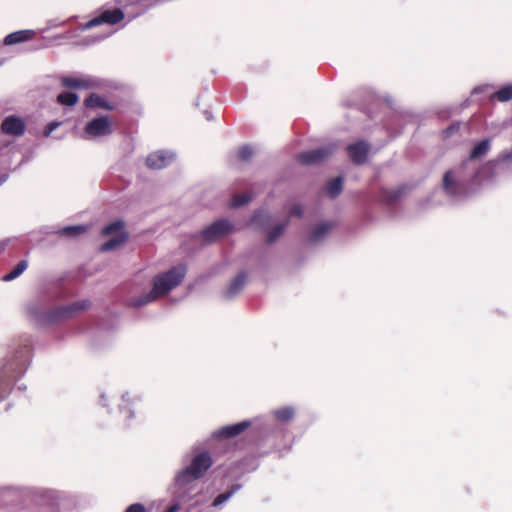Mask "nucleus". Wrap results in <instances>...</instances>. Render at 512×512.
Segmentation results:
<instances>
[{
	"label": "nucleus",
	"mask_w": 512,
	"mask_h": 512,
	"mask_svg": "<svg viewBox=\"0 0 512 512\" xmlns=\"http://www.w3.org/2000/svg\"><path fill=\"white\" fill-rule=\"evenodd\" d=\"M85 132L93 137L105 135L110 133V122L106 117L94 118L86 125Z\"/></svg>",
	"instance_id": "12"
},
{
	"label": "nucleus",
	"mask_w": 512,
	"mask_h": 512,
	"mask_svg": "<svg viewBox=\"0 0 512 512\" xmlns=\"http://www.w3.org/2000/svg\"><path fill=\"white\" fill-rule=\"evenodd\" d=\"M459 129H460V124L459 123H453L449 127H447L446 129H444L442 131V137L444 139L450 138L451 136L456 134L459 131Z\"/></svg>",
	"instance_id": "34"
},
{
	"label": "nucleus",
	"mask_w": 512,
	"mask_h": 512,
	"mask_svg": "<svg viewBox=\"0 0 512 512\" xmlns=\"http://www.w3.org/2000/svg\"><path fill=\"white\" fill-rule=\"evenodd\" d=\"M492 100L507 102L512 99V84L501 87L491 95Z\"/></svg>",
	"instance_id": "24"
},
{
	"label": "nucleus",
	"mask_w": 512,
	"mask_h": 512,
	"mask_svg": "<svg viewBox=\"0 0 512 512\" xmlns=\"http://www.w3.org/2000/svg\"><path fill=\"white\" fill-rule=\"evenodd\" d=\"M185 274L186 268L182 265H179L155 276L153 279L152 290L148 295L145 296L144 299L139 300L137 305H144L150 301H154L157 298L166 295L182 282Z\"/></svg>",
	"instance_id": "1"
},
{
	"label": "nucleus",
	"mask_w": 512,
	"mask_h": 512,
	"mask_svg": "<svg viewBox=\"0 0 512 512\" xmlns=\"http://www.w3.org/2000/svg\"><path fill=\"white\" fill-rule=\"evenodd\" d=\"M90 307L88 300L76 301L72 304L61 306L50 311L48 319L51 322L66 320L76 316L78 313Z\"/></svg>",
	"instance_id": "6"
},
{
	"label": "nucleus",
	"mask_w": 512,
	"mask_h": 512,
	"mask_svg": "<svg viewBox=\"0 0 512 512\" xmlns=\"http://www.w3.org/2000/svg\"><path fill=\"white\" fill-rule=\"evenodd\" d=\"M125 18V14L120 8L106 9L99 12L98 15L87 21L81 26L82 30H88L93 27L107 24L116 25Z\"/></svg>",
	"instance_id": "5"
},
{
	"label": "nucleus",
	"mask_w": 512,
	"mask_h": 512,
	"mask_svg": "<svg viewBox=\"0 0 512 512\" xmlns=\"http://www.w3.org/2000/svg\"><path fill=\"white\" fill-rule=\"evenodd\" d=\"M491 148V142L489 139H484L478 142L469 154V160H477L485 156Z\"/></svg>",
	"instance_id": "19"
},
{
	"label": "nucleus",
	"mask_w": 512,
	"mask_h": 512,
	"mask_svg": "<svg viewBox=\"0 0 512 512\" xmlns=\"http://www.w3.org/2000/svg\"><path fill=\"white\" fill-rule=\"evenodd\" d=\"M251 425V421L244 420L236 424L223 426L213 433V437L220 440L230 439L242 434Z\"/></svg>",
	"instance_id": "9"
},
{
	"label": "nucleus",
	"mask_w": 512,
	"mask_h": 512,
	"mask_svg": "<svg viewBox=\"0 0 512 512\" xmlns=\"http://www.w3.org/2000/svg\"><path fill=\"white\" fill-rule=\"evenodd\" d=\"M232 230V225L227 220H218L201 232L204 241L210 243L227 235Z\"/></svg>",
	"instance_id": "7"
},
{
	"label": "nucleus",
	"mask_w": 512,
	"mask_h": 512,
	"mask_svg": "<svg viewBox=\"0 0 512 512\" xmlns=\"http://www.w3.org/2000/svg\"><path fill=\"white\" fill-rule=\"evenodd\" d=\"M28 267L27 260H21L9 273L2 277L5 282L12 281L19 277Z\"/></svg>",
	"instance_id": "23"
},
{
	"label": "nucleus",
	"mask_w": 512,
	"mask_h": 512,
	"mask_svg": "<svg viewBox=\"0 0 512 512\" xmlns=\"http://www.w3.org/2000/svg\"><path fill=\"white\" fill-rule=\"evenodd\" d=\"M252 197H253L252 194L248 193V192L239 194V195H235L231 200L230 206L233 208L241 207V206L249 203L251 201Z\"/></svg>",
	"instance_id": "29"
},
{
	"label": "nucleus",
	"mask_w": 512,
	"mask_h": 512,
	"mask_svg": "<svg viewBox=\"0 0 512 512\" xmlns=\"http://www.w3.org/2000/svg\"><path fill=\"white\" fill-rule=\"evenodd\" d=\"M35 36H36L35 30L26 29V30L15 31V32L8 34L4 38V44L7 46L19 44L22 42L30 41V40L34 39Z\"/></svg>",
	"instance_id": "13"
},
{
	"label": "nucleus",
	"mask_w": 512,
	"mask_h": 512,
	"mask_svg": "<svg viewBox=\"0 0 512 512\" xmlns=\"http://www.w3.org/2000/svg\"><path fill=\"white\" fill-rule=\"evenodd\" d=\"M269 220L270 216L265 211H257L254 213L251 222L259 227H264Z\"/></svg>",
	"instance_id": "32"
},
{
	"label": "nucleus",
	"mask_w": 512,
	"mask_h": 512,
	"mask_svg": "<svg viewBox=\"0 0 512 512\" xmlns=\"http://www.w3.org/2000/svg\"><path fill=\"white\" fill-rule=\"evenodd\" d=\"M170 161L171 156H168L162 151H157L146 158V165L151 169H163L170 163Z\"/></svg>",
	"instance_id": "15"
},
{
	"label": "nucleus",
	"mask_w": 512,
	"mask_h": 512,
	"mask_svg": "<svg viewBox=\"0 0 512 512\" xmlns=\"http://www.w3.org/2000/svg\"><path fill=\"white\" fill-rule=\"evenodd\" d=\"M59 126V123L57 122H52V123H49L45 130H44V134L45 136H49L51 134V132L56 129L57 127Z\"/></svg>",
	"instance_id": "37"
},
{
	"label": "nucleus",
	"mask_w": 512,
	"mask_h": 512,
	"mask_svg": "<svg viewBox=\"0 0 512 512\" xmlns=\"http://www.w3.org/2000/svg\"><path fill=\"white\" fill-rule=\"evenodd\" d=\"M253 155V149L249 145L241 146L238 149L237 157L241 161L249 160Z\"/></svg>",
	"instance_id": "33"
},
{
	"label": "nucleus",
	"mask_w": 512,
	"mask_h": 512,
	"mask_svg": "<svg viewBox=\"0 0 512 512\" xmlns=\"http://www.w3.org/2000/svg\"><path fill=\"white\" fill-rule=\"evenodd\" d=\"M343 188V178L342 177H336L334 179H331L327 185H326V194L331 197L335 198L337 197Z\"/></svg>",
	"instance_id": "21"
},
{
	"label": "nucleus",
	"mask_w": 512,
	"mask_h": 512,
	"mask_svg": "<svg viewBox=\"0 0 512 512\" xmlns=\"http://www.w3.org/2000/svg\"><path fill=\"white\" fill-rule=\"evenodd\" d=\"M212 465V459L207 452L193 457L191 464L177 474L179 484H187L200 478Z\"/></svg>",
	"instance_id": "3"
},
{
	"label": "nucleus",
	"mask_w": 512,
	"mask_h": 512,
	"mask_svg": "<svg viewBox=\"0 0 512 512\" xmlns=\"http://www.w3.org/2000/svg\"><path fill=\"white\" fill-rule=\"evenodd\" d=\"M25 128L26 126L24 121L13 115L6 117L1 124L2 133L15 137L23 135Z\"/></svg>",
	"instance_id": "11"
},
{
	"label": "nucleus",
	"mask_w": 512,
	"mask_h": 512,
	"mask_svg": "<svg viewBox=\"0 0 512 512\" xmlns=\"http://www.w3.org/2000/svg\"><path fill=\"white\" fill-rule=\"evenodd\" d=\"M288 224H289V221L286 220L283 223H280L276 227H274L273 230L268 233L267 238H266V243L271 244L274 241H276L277 238H279L283 234V232L286 229V227L288 226Z\"/></svg>",
	"instance_id": "27"
},
{
	"label": "nucleus",
	"mask_w": 512,
	"mask_h": 512,
	"mask_svg": "<svg viewBox=\"0 0 512 512\" xmlns=\"http://www.w3.org/2000/svg\"><path fill=\"white\" fill-rule=\"evenodd\" d=\"M177 506H171L166 512H176Z\"/></svg>",
	"instance_id": "40"
},
{
	"label": "nucleus",
	"mask_w": 512,
	"mask_h": 512,
	"mask_svg": "<svg viewBox=\"0 0 512 512\" xmlns=\"http://www.w3.org/2000/svg\"><path fill=\"white\" fill-rule=\"evenodd\" d=\"M124 223L121 220L114 221L105 226L102 230L104 236H113L110 240L101 245L102 252L111 251L126 242L128 235L123 230Z\"/></svg>",
	"instance_id": "4"
},
{
	"label": "nucleus",
	"mask_w": 512,
	"mask_h": 512,
	"mask_svg": "<svg viewBox=\"0 0 512 512\" xmlns=\"http://www.w3.org/2000/svg\"><path fill=\"white\" fill-rule=\"evenodd\" d=\"M125 512H146V509L141 503H134L128 506Z\"/></svg>",
	"instance_id": "35"
},
{
	"label": "nucleus",
	"mask_w": 512,
	"mask_h": 512,
	"mask_svg": "<svg viewBox=\"0 0 512 512\" xmlns=\"http://www.w3.org/2000/svg\"><path fill=\"white\" fill-rule=\"evenodd\" d=\"M247 281V273L242 271L238 273L228 285L224 292L226 298H232L239 294Z\"/></svg>",
	"instance_id": "14"
},
{
	"label": "nucleus",
	"mask_w": 512,
	"mask_h": 512,
	"mask_svg": "<svg viewBox=\"0 0 512 512\" xmlns=\"http://www.w3.org/2000/svg\"><path fill=\"white\" fill-rule=\"evenodd\" d=\"M239 488L240 485L236 484L233 485L230 490L218 495L213 501V506L216 507L226 502Z\"/></svg>",
	"instance_id": "31"
},
{
	"label": "nucleus",
	"mask_w": 512,
	"mask_h": 512,
	"mask_svg": "<svg viewBox=\"0 0 512 512\" xmlns=\"http://www.w3.org/2000/svg\"><path fill=\"white\" fill-rule=\"evenodd\" d=\"M332 228V225L327 222H323L317 225L310 234L311 242H317L323 238Z\"/></svg>",
	"instance_id": "22"
},
{
	"label": "nucleus",
	"mask_w": 512,
	"mask_h": 512,
	"mask_svg": "<svg viewBox=\"0 0 512 512\" xmlns=\"http://www.w3.org/2000/svg\"><path fill=\"white\" fill-rule=\"evenodd\" d=\"M29 356V348L25 347L15 355V361L6 363L0 373V401L12 390L14 381L25 371Z\"/></svg>",
	"instance_id": "2"
},
{
	"label": "nucleus",
	"mask_w": 512,
	"mask_h": 512,
	"mask_svg": "<svg viewBox=\"0 0 512 512\" xmlns=\"http://www.w3.org/2000/svg\"><path fill=\"white\" fill-rule=\"evenodd\" d=\"M84 104L88 108H102L105 110H112L111 106L105 99L96 93L90 94L84 101Z\"/></svg>",
	"instance_id": "18"
},
{
	"label": "nucleus",
	"mask_w": 512,
	"mask_h": 512,
	"mask_svg": "<svg viewBox=\"0 0 512 512\" xmlns=\"http://www.w3.org/2000/svg\"><path fill=\"white\" fill-rule=\"evenodd\" d=\"M332 153L333 149L331 147H320L315 150H310L298 154L297 160L299 163L304 165H313L326 160Z\"/></svg>",
	"instance_id": "8"
},
{
	"label": "nucleus",
	"mask_w": 512,
	"mask_h": 512,
	"mask_svg": "<svg viewBox=\"0 0 512 512\" xmlns=\"http://www.w3.org/2000/svg\"><path fill=\"white\" fill-rule=\"evenodd\" d=\"M6 179H7V175H1V176H0V185H1L2 183H4V182L6 181Z\"/></svg>",
	"instance_id": "39"
},
{
	"label": "nucleus",
	"mask_w": 512,
	"mask_h": 512,
	"mask_svg": "<svg viewBox=\"0 0 512 512\" xmlns=\"http://www.w3.org/2000/svg\"><path fill=\"white\" fill-rule=\"evenodd\" d=\"M277 420L287 422L294 416V409L291 407H282L274 412Z\"/></svg>",
	"instance_id": "30"
},
{
	"label": "nucleus",
	"mask_w": 512,
	"mask_h": 512,
	"mask_svg": "<svg viewBox=\"0 0 512 512\" xmlns=\"http://www.w3.org/2000/svg\"><path fill=\"white\" fill-rule=\"evenodd\" d=\"M443 189L449 195H456L459 191V183L453 178L451 171H447L443 177Z\"/></svg>",
	"instance_id": "20"
},
{
	"label": "nucleus",
	"mask_w": 512,
	"mask_h": 512,
	"mask_svg": "<svg viewBox=\"0 0 512 512\" xmlns=\"http://www.w3.org/2000/svg\"><path fill=\"white\" fill-rule=\"evenodd\" d=\"M7 243L6 242H0V253H2L6 248Z\"/></svg>",
	"instance_id": "38"
},
{
	"label": "nucleus",
	"mask_w": 512,
	"mask_h": 512,
	"mask_svg": "<svg viewBox=\"0 0 512 512\" xmlns=\"http://www.w3.org/2000/svg\"><path fill=\"white\" fill-rule=\"evenodd\" d=\"M369 145L365 141H357L347 146V153L354 164H363L369 153Z\"/></svg>",
	"instance_id": "10"
},
{
	"label": "nucleus",
	"mask_w": 512,
	"mask_h": 512,
	"mask_svg": "<svg viewBox=\"0 0 512 512\" xmlns=\"http://www.w3.org/2000/svg\"><path fill=\"white\" fill-rule=\"evenodd\" d=\"M61 84L65 88H73V89H88L91 87V81L84 78H76V77H63L61 79Z\"/></svg>",
	"instance_id": "17"
},
{
	"label": "nucleus",
	"mask_w": 512,
	"mask_h": 512,
	"mask_svg": "<svg viewBox=\"0 0 512 512\" xmlns=\"http://www.w3.org/2000/svg\"><path fill=\"white\" fill-rule=\"evenodd\" d=\"M408 190L407 185H400L393 189H383L380 197L387 204H394L398 201Z\"/></svg>",
	"instance_id": "16"
},
{
	"label": "nucleus",
	"mask_w": 512,
	"mask_h": 512,
	"mask_svg": "<svg viewBox=\"0 0 512 512\" xmlns=\"http://www.w3.org/2000/svg\"><path fill=\"white\" fill-rule=\"evenodd\" d=\"M87 231V227L84 225L67 226L62 228L59 233L66 237H76Z\"/></svg>",
	"instance_id": "26"
},
{
	"label": "nucleus",
	"mask_w": 512,
	"mask_h": 512,
	"mask_svg": "<svg viewBox=\"0 0 512 512\" xmlns=\"http://www.w3.org/2000/svg\"><path fill=\"white\" fill-rule=\"evenodd\" d=\"M303 214V210H302V207L301 205H294L291 209H290V213L289 215L290 216H296V217H301Z\"/></svg>",
	"instance_id": "36"
},
{
	"label": "nucleus",
	"mask_w": 512,
	"mask_h": 512,
	"mask_svg": "<svg viewBox=\"0 0 512 512\" xmlns=\"http://www.w3.org/2000/svg\"><path fill=\"white\" fill-rule=\"evenodd\" d=\"M57 101L65 106H73L78 102V96L72 92H62L57 96Z\"/></svg>",
	"instance_id": "28"
},
{
	"label": "nucleus",
	"mask_w": 512,
	"mask_h": 512,
	"mask_svg": "<svg viewBox=\"0 0 512 512\" xmlns=\"http://www.w3.org/2000/svg\"><path fill=\"white\" fill-rule=\"evenodd\" d=\"M512 162V150L504 151L496 159L490 160L485 164L488 169L496 168L500 163Z\"/></svg>",
	"instance_id": "25"
}]
</instances>
